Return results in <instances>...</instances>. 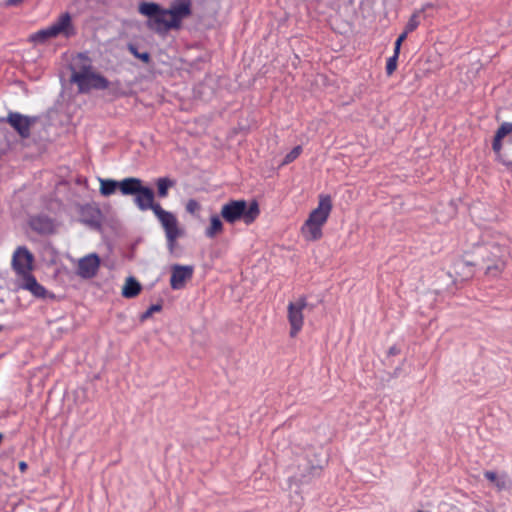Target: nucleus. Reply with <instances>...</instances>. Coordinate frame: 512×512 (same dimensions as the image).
Here are the masks:
<instances>
[{
    "label": "nucleus",
    "instance_id": "1",
    "mask_svg": "<svg viewBox=\"0 0 512 512\" xmlns=\"http://www.w3.org/2000/svg\"><path fill=\"white\" fill-rule=\"evenodd\" d=\"M138 11L147 17V27L157 33H165L180 27L184 18L191 14L190 0H177L169 9H163L154 2H142Z\"/></svg>",
    "mask_w": 512,
    "mask_h": 512
},
{
    "label": "nucleus",
    "instance_id": "2",
    "mask_svg": "<svg viewBox=\"0 0 512 512\" xmlns=\"http://www.w3.org/2000/svg\"><path fill=\"white\" fill-rule=\"evenodd\" d=\"M332 211V199L327 194L319 195L318 206L313 209L301 227V234L307 241L319 240L323 233L322 228Z\"/></svg>",
    "mask_w": 512,
    "mask_h": 512
},
{
    "label": "nucleus",
    "instance_id": "3",
    "mask_svg": "<svg viewBox=\"0 0 512 512\" xmlns=\"http://www.w3.org/2000/svg\"><path fill=\"white\" fill-rule=\"evenodd\" d=\"M259 215V207L256 202L248 204L244 200L230 201L222 206L221 216L228 223L243 220L245 224H251Z\"/></svg>",
    "mask_w": 512,
    "mask_h": 512
},
{
    "label": "nucleus",
    "instance_id": "4",
    "mask_svg": "<svg viewBox=\"0 0 512 512\" xmlns=\"http://www.w3.org/2000/svg\"><path fill=\"white\" fill-rule=\"evenodd\" d=\"M160 222L166 237L167 248L170 253H174L177 240L184 236V229L180 227L176 216L162 207H156L154 214Z\"/></svg>",
    "mask_w": 512,
    "mask_h": 512
},
{
    "label": "nucleus",
    "instance_id": "5",
    "mask_svg": "<svg viewBox=\"0 0 512 512\" xmlns=\"http://www.w3.org/2000/svg\"><path fill=\"white\" fill-rule=\"evenodd\" d=\"M71 81L77 84L80 92L108 87V81L101 75L94 73L90 66H83L80 70L73 69Z\"/></svg>",
    "mask_w": 512,
    "mask_h": 512
},
{
    "label": "nucleus",
    "instance_id": "6",
    "mask_svg": "<svg viewBox=\"0 0 512 512\" xmlns=\"http://www.w3.org/2000/svg\"><path fill=\"white\" fill-rule=\"evenodd\" d=\"M73 33L74 29L71 22V17L68 13H64L49 27L33 34L31 39L35 42H44L45 40L56 37L58 35L69 37Z\"/></svg>",
    "mask_w": 512,
    "mask_h": 512
},
{
    "label": "nucleus",
    "instance_id": "7",
    "mask_svg": "<svg viewBox=\"0 0 512 512\" xmlns=\"http://www.w3.org/2000/svg\"><path fill=\"white\" fill-rule=\"evenodd\" d=\"M307 302L305 298H299L295 302H290L288 305V320L291 326L290 335L296 336L303 326V309L306 307Z\"/></svg>",
    "mask_w": 512,
    "mask_h": 512
},
{
    "label": "nucleus",
    "instance_id": "8",
    "mask_svg": "<svg viewBox=\"0 0 512 512\" xmlns=\"http://www.w3.org/2000/svg\"><path fill=\"white\" fill-rule=\"evenodd\" d=\"M33 259V255L25 247L16 249L13 254L12 264L19 278L31 274Z\"/></svg>",
    "mask_w": 512,
    "mask_h": 512
},
{
    "label": "nucleus",
    "instance_id": "9",
    "mask_svg": "<svg viewBox=\"0 0 512 512\" xmlns=\"http://www.w3.org/2000/svg\"><path fill=\"white\" fill-rule=\"evenodd\" d=\"M6 121L22 138H27L30 136L31 127L34 125L36 118L11 112L8 114Z\"/></svg>",
    "mask_w": 512,
    "mask_h": 512
},
{
    "label": "nucleus",
    "instance_id": "10",
    "mask_svg": "<svg viewBox=\"0 0 512 512\" xmlns=\"http://www.w3.org/2000/svg\"><path fill=\"white\" fill-rule=\"evenodd\" d=\"M100 266V258L97 254H88L78 261L77 274L82 278H92L96 275Z\"/></svg>",
    "mask_w": 512,
    "mask_h": 512
},
{
    "label": "nucleus",
    "instance_id": "11",
    "mask_svg": "<svg viewBox=\"0 0 512 512\" xmlns=\"http://www.w3.org/2000/svg\"><path fill=\"white\" fill-rule=\"evenodd\" d=\"M171 270L170 285L174 290L182 289L185 286V283L190 280L193 275L192 266L174 265Z\"/></svg>",
    "mask_w": 512,
    "mask_h": 512
},
{
    "label": "nucleus",
    "instance_id": "12",
    "mask_svg": "<svg viewBox=\"0 0 512 512\" xmlns=\"http://www.w3.org/2000/svg\"><path fill=\"white\" fill-rule=\"evenodd\" d=\"M135 204L141 211L152 210L156 213V207L160 204L154 202V192L151 188L143 186L141 191L135 195Z\"/></svg>",
    "mask_w": 512,
    "mask_h": 512
},
{
    "label": "nucleus",
    "instance_id": "13",
    "mask_svg": "<svg viewBox=\"0 0 512 512\" xmlns=\"http://www.w3.org/2000/svg\"><path fill=\"white\" fill-rule=\"evenodd\" d=\"M18 281L19 288L29 291L35 297L44 298L46 296V289L37 282L32 274L20 277Z\"/></svg>",
    "mask_w": 512,
    "mask_h": 512
},
{
    "label": "nucleus",
    "instance_id": "14",
    "mask_svg": "<svg viewBox=\"0 0 512 512\" xmlns=\"http://www.w3.org/2000/svg\"><path fill=\"white\" fill-rule=\"evenodd\" d=\"M511 132H512V123L505 122L499 127V129L497 130V132L495 134L494 140H493V144H492L493 151L495 152L497 159L503 163H508V162L506 161V159L503 157V155L501 153V148H502L501 140L506 135L510 134Z\"/></svg>",
    "mask_w": 512,
    "mask_h": 512
},
{
    "label": "nucleus",
    "instance_id": "15",
    "mask_svg": "<svg viewBox=\"0 0 512 512\" xmlns=\"http://www.w3.org/2000/svg\"><path fill=\"white\" fill-rule=\"evenodd\" d=\"M484 476L498 491L507 490L511 486V480L504 472L497 473L494 471H486L484 472Z\"/></svg>",
    "mask_w": 512,
    "mask_h": 512
},
{
    "label": "nucleus",
    "instance_id": "16",
    "mask_svg": "<svg viewBox=\"0 0 512 512\" xmlns=\"http://www.w3.org/2000/svg\"><path fill=\"white\" fill-rule=\"evenodd\" d=\"M142 187V181L138 178H125L119 182V189L124 195H136Z\"/></svg>",
    "mask_w": 512,
    "mask_h": 512
},
{
    "label": "nucleus",
    "instance_id": "17",
    "mask_svg": "<svg viewBox=\"0 0 512 512\" xmlns=\"http://www.w3.org/2000/svg\"><path fill=\"white\" fill-rule=\"evenodd\" d=\"M452 271L461 280H466L472 277L474 267L470 262L459 259L453 264Z\"/></svg>",
    "mask_w": 512,
    "mask_h": 512
},
{
    "label": "nucleus",
    "instance_id": "18",
    "mask_svg": "<svg viewBox=\"0 0 512 512\" xmlns=\"http://www.w3.org/2000/svg\"><path fill=\"white\" fill-rule=\"evenodd\" d=\"M495 250L496 251L492 253V257H487V261L491 262V264H487L486 271L492 276L498 275L504 268V261L499 255L500 249L496 247Z\"/></svg>",
    "mask_w": 512,
    "mask_h": 512
},
{
    "label": "nucleus",
    "instance_id": "19",
    "mask_svg": "<svg viewBox=\"0 0 512 512\" xmlns=\"http://www.w3.org/2000/svg\"><path fill=\"white\" fill-rule=\"evenodd\" d=\"M141 291V285L138 281H136L133 277L127 278L123 288L122 295L125 298H133L139 294Z\"/></svg>",
    "mask_w": 512,
    "mask_h": 512
},
{
    "label": "nucleus",
    "instance_id": "20",
    "mask_svg": "<svg viewBox=\"0 0 512 512\" xmlns=\"http://www.w3.org/2000/svg\"><path fill=\"white\" fill-rule=\"evenodd\" d=\"M223 229V224L218 215H212L210 218V225L206 229L205 234L209 238L215 237L217 234L221 233Z\"/></svg>",
    "mask_w": 512,
    "mask_h": 512
},
{
    "label": "nucleus",
    "instance_id": "21",
    "mask_svg": "<svg viewBox=\"0 0 512 512\" xmlns=\"http://www.w3.org/2000/svg\"><path fill=\"white\" fill-rule=\"evenodd\" d=\"M100 181V192L104 196H109L113 194L117 187H119V182L110 179H99Z\"/></svg>",
    "mask_w": 512,
    "mask_h": 512
},
{
    "label": "nucleus",
    "instance_id": "22",
    "mask_svg": "<svg viewBox=\"0 0 512 512\" xmlns=\"http://www.w3.org/2000/svg\"><path fill=\"white\" fill-rule=\"evenodd\" d=\"M173 186V182L170 181L169 179L167 178H159L157 180V190H158V195L162 198L166 197L167 194H168V190L170 187Z\"/></svg>",
    "mask_w": 512,
    "mask_h": 512
},
{
    "label": "nucleus",
    "instance_id": "23",
    "mask_svg": "<svg viewBox=\"0 0 512 512\" xmlns=\"http://www.w3.org/2000/svg\"><path fill=\"white\" fill-rule=\"evenodd\" d=\"M399 54H396V50H394L393 56H391L386 65V72L388 75H391L397 68V60H398Z\"/></svg>",
    "mask_w": 512,
    "mask_h": 512
},
{
    "label": "nucleus",
    "instance_id": "24",
    "mask_svg": "<svg viewBox=\"0 0 512 512\" xmlns=\"http://www.w3.org/2000/svg\"><path fill=\"white\" fill-rule=\"evenodd\" d=\"M419 13L416 12L414 13L411 18L409 19L408 23L406 24L405 26V30L407 32H412L414 31L418 26H419Z\"/></svg>",
    "mask_w": 512,
    "mask_h": 512
},
{
    "label": "nucleus",
    "instance_id": "25",
    "mask_svg": "<svg viewBox=\"0 0 512 512\" xmlns=\"http://www.w3.org/2000/svg\"><path fill=\"white\" fill-rule=\"evenodd\" d=\"M302 148L301 146L294 147L284 158L283 163L288 164L292 161H294L301 153Z\"/></svg>",
    "mask_w": 512,
    "mask_h": 512
},
{
    "label": "nucleus",
    "instance_id": "26",
    "mask_svg": "<svg viewBox=\"0 0 512 512\" xmlns=\"http://www.w3.org/2000/svg\"><path fill=\"white\" fill-rule=\"evenodd\" d=\"M409 34V32H407L406 30H404L403 33H401L399 35V37L397 38L396 42H395V46H394V50H396V54H399L400 53V48H401V45L403 43V41L407 38V35Z\"/></svg>",
    "mask_w": 512,
    "mask_h": 512
},
{
    "label": "nucleus",
    "instance_id": "27",
    "mask_svg": "<svg viewBox=\"0 0 512 512\" xmlns=\"http://www.w3.org/2000/svg\"><path fill=\"white\" fill-rule=\"evenodd\" d=\"M160 309H161L160 305H152L151 307H149V309L146 312H144L141 315V320L144 321V320L148 319L149 317L152 316V314L154 312H158V311H160Z\"/></svg>",
    "mask_w": 512,
    "mask_h": 512
},
{
    "label": "nucleus",
    "instance_id": "28",
    "mask_svg": "<svg viewBox=\"0 0 512 512\" xmlns=\"http://www.w3.org/2000/svg\"><path fill=\"white\" fill-rule=\"evenodd\" d=\"M186 210H187V212L194 214L195 212H197L199 210L198 202L196 200L190 199L186 203Z\"/></svg>",
    "mask_w": 512,
    "mask_h": 512
},
{
    "label": "nucleus",
    "instance_id": "29",
    "mask_svg": "<svg viewBox=\"0 0 512 512\" xmlns=\"http://www.w3.org/2000/svg\"><path fill=\"white\" fill-rule=\"evenodd\" d=\"M32 225L35 229H40L43 231H47L50 228V224H47L45 227H39L36 221H33Z\"/></svg>",
    "mask_w": 512,
    "mask_h": 512
},
{
    "label": "nucleus",
    "instance_id": "30",
    "mask_svg": "<svg viewBox=\"0 0 512 512\" xmlns=\"http://www.w3.org/2000/svg\"><path fill=\"white\" fill-rule=\"evenodd\" d=\"M27 463L24 461L19 462V469L21 472H25L27 470Z\"/></svg>",
    "mask_w": 512,
    "mask_h": 512
},
{
    "label": "nucleus",
    "instance_id": "31",
    "mask_svg": "<svg viewBox=\"0 0 512 512\" xmlns=\"http://www.w3.org/2000/svg\"><path fill=\"white\" fill-rule=\"evenodd\" d=\"M137 57H139L141 60L145 62L149 60V55L147 53L137 54Z\"/></svg>",
    "mask_w": 512,
    "mask_h": 512
},
{
    "label": "nucleus",
    "instance_id": "32",
    "mask_svg": "<svg viewBox=\"0 0 512 512\" xmlns=\"http://www.w3.org/2000/svg\"><path fill=\"white\" fill-rule=\"evenodd\" d=\"M21 1L22 0H6V5H8V6L17 5Z\"/></svg>",
    "mask_w": 512,
    "mask_h": 512
}]
</instances>
